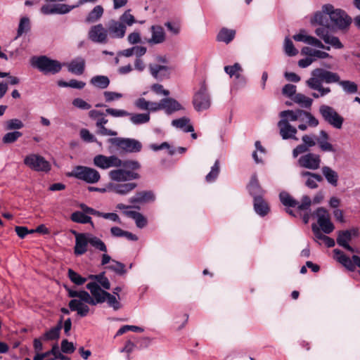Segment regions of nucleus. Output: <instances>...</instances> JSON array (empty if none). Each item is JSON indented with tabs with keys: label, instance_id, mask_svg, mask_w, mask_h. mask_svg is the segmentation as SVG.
I'll list each match as a JSON object with an SVG mask.
<instances>
[{
	"label": "nucleus",
	"instance_id": "obj_56",
	"mask_svg": "<svg viewBox=\"0 0 360 360\" xmlns=\"http://www.w3.org/2000/svg\"><path fill=\"white\" fill-rule=\"evenodd\" d=\"M150 148L154 151H158L162 149H167L168 153L170 155H173L175 154V148L170 146V145L167 142H163L160 145L158 144H151L150 146Z\"/></svg>",
	"mask_w": 360,
	"mask_h": 360
},
{
	"label": "nucleus",
	"instance_id": "obj_32",
	"mask_svg": "<svg viewBox=\"0 0 360 360\" xmlns=\"http://www.w3.org/2000/svg\"><path fill=\"white\" fill-rule=\"evenodd\" d=\"M172 125L176 128L182 129L184 132H193L194 128L190 124V119L186 117H182L172 120Z\"/></svg>",
	"mask_w": 360,
	"mask_h": 360
},
{
	"label": "nucleus",
	"instance_id": "obj_57",
	"mask_svg": "<svg viewBox=\"0 0 360 360\" xmlns=\"http://www.w3.org/2000/svg\"><path fill=\"white\" fill-rule=\"evenodd\" d=\"M326 44H329L332 47L336 49H340L343 48V44L340 41L339 38L333 36L329 35L324 41Z\"/></svg>",
	"mask_w": 360,
	"mask_h": 360
},
{
	"label": "nucleus",
	"instance_id": "obj_7",
	"mask_svg": "<svg viewBox=\"0 0 360 360\" xmlns=\"http://www.w3.org/2000/svg\"><path fill=\"white\" fill-rule=\"evenodd\" d=\"M324 8L327 12H330V20L333 27L339 30H345L351 24V18L342 9L335 8L332 4Z\"/></svg>",
	"mask_w": 360,
	"mask_h": 360
},
{
	"label": "nucleus",
	"instance_id": "obj_16",
	"mask_svg": "<svg viewBox=\"0 0 360 360\" xmlns=\"http://www.w3.org/2000/svg\"><path fill=\"white\" fill-rule=\"evenodd\" d=\"M109 176L111 180L115 181H127L139 178L138 173L126 169H113L109 172Z\"/></svg>",
	"mask_w": 360,
	"mask_h": 360
},
{
	"label": "nucleus",
	"instance_id": "obj_12",
	"mask_svg": "<svg viewBox=\"0 0 360 360\" xmlns=\"http://www.w3.org/2000/svg\"><path fill=\"white\" fill-rule=\"evenodd\" d=\"M93 162L96 167L101 169H108L110 167H120L121 159L115 155L110 156L97 155L94 158Z\"/></svg>",
	"mask_w": 360,
	"mask_h": 360
},
{
	"label": "nucleus",
	"instance_id": "obj_58",
	"mask_svg": "<svg viewBox=\"0 0 360 360\" xmlns=\"http://www.w3.org/2000/svg\"><path fill=\"white\" fill-rule=\"evenodd\" d=\"M134 331V332H138V333H142L143 331V328L136 326H130V325H125L122 326L117 332L116 336H120L123 335L127 331Z\"/></svg>",
	"mask_w": 360,
	"mask_h": 360
},
{
	"label": "nucleus",
	"instance_id": "obj_46",
	"mask_svg": "<svg viewBox=\"0 0 360 360\" xmlns=\"http://www.w3.org/2000/svg\"><path fill=\"white\" fill-rule=\"evenodd\" d=\"M22 136V133L19 131H10L4 135L2 142L5 144H10L15 142Z\"/></svg>",
	"mask_w": 360,
	"mask_h": 360
},
{
	"label": "nucleus",
	"instance_id": "obj_55",
	"mask_svg": "<svg viewBox=\"0 0 360 360\" xmlns=\"http://www.w3.org/2000/svg\"><path fill=\"white\" fill-rule=\"evenodd\" d=\"M108 269L118 274H124L126 273L125 265L116 260H112V263L108 266Z\"/></svg>",
	"mask_w": 360,
	"mask_h": 360
},
{
	"label": "nucleus",
	"instance_id": "obj_14",
	"mask_svg": "<svg viewBox=\"0 0 360 360\" xmlns=\"http://www.w3.org/2000/svg\"><path fill=\"white\" fill-rule=\"evenodd\" d=\"M321 162L320 155L313 153L303 155L297 160L300 167L311 170L318 169L320 167Z\"/></svg>",
	"mask_w": 360,
	"mask_h": 360
},
{
	"label": "nucleus",
	"instance_id": "obj_2",
	"mask_svg": "<svg viewBox=\"0 0 360 360\" xmlns=\"http://www.w3.org/2000/svg\"><path fill=\"white\" fill-rule=\"evenodd\" d=\"M68 296L74 299L71 300L68 304L69 308L72 311H77L80 317L86 316L90 308L88 304L96 306L102 304L106 300V295L108 292L103 289L96 282H89L86 285V288L90 293L85 290H75L65 287Z\"/></svg>",
	"mask_w": 360,
	"mask_h": 360
},
{
	"label": "nucleus",
	"instance_id": "obj_40",
	"mask_svg": "<svg viewBox=\"0 0 360 360\" xmlns=\"http://www.w3.org/2000/svg\"><path fill=\"white\" fill-rule=\"evenodd\" d=\"M224 71L230 77H235L238 79L241 77L243 68L239 63H236L233 65L225 66Z\"/></svg>",
	"mask_w": 360,
	"mask_h": 360
},
{
	"label": "nucleus",
	"instance_id": "obj_25",
	"mask_svg": "<svg viewBox=\"0 0 360 360\" xmlns=\"http://www.w3.org/2000/svg\"><path fill=\"white\" fill-rule=\"evenodd\" d=\"M108 120L103 113L97 120H96V126L97 128L96 133L101 136H117V132L112 129H107L105 124H107Z\"/></svg>",
	"mask_w": 360,
	"mask_h": 360
},
{
	"label": "nucleus",
	"instance_id": "obj_44",
	"mask_svg": "<svg viewBox=\"0 0 360 360\" xmlns=\"http://www.w3.org/2000/svg\"><path fill=\"white\" fill-rule=\"evenodd\" d=\"M31 27L30 20L28 17H22L20 20V22L18 25V30H17V37L16 38L20 37L22 34L27 32L30 31Z\"/></svg>",
	"mask_w": 360,
	"mask_h": 360
},
{
	"label": "nucleus",
	"instance_id": "obj_15",
	"mask_svg": "<svg viewBox=\"0 0 360 360\" xmlns=\"http://www.w3.org/2000/svg\"><path fill=\"white\" fill-rule=\"evenodd\" d=\"M127 27L122 22L110 20L107 25L108 36L112 39H122L126 33Z\"/></svg>",
	"mask_w": 360,
	"mask_h": 360
},
{
	"label": "nucleus",
	"instance_id": "obj_53",
	"mask_svg": "<svg viewBox=\"0 0 360 360\" xmlns=\"http://www.w3.org/2000/svg\"><path fill=\"white\" fill-rule=\"evenodd\" d=\"M120 300L115 295L108 292L105 302H107L110 307H112L114 310H118L122 307L119 302Z\"/></svg>",
	"mask_w": 360,
	"mask_h": 360
},
{
	"label": "nucleus",
	"instance_id": "obj_62",
	"mask_svg": "<svg viewBox=\"0 0 360 360\" xmlns=\"http://www.w3.org/2000/svg\"><path fill=\"white\" fill-rule=\"evenodd\" d=\"M297 87L295 85L288 84L282 89V94L287 97L292 98L296 94Z\"/></svg>",
	"mask_w": 360,
	"mask_h": 360
},
{
	"label": "nucleus",
	"instance_id": "obj_38",
	"mask_svg": "<svg viewBox=\"0 0 360 360\" xmlns=\"http://www.w3.org/2000/svg\"><path fill=\"white\" fill-rule=\"evenodd\" d=\"M235 34L236 32L234 30L223 28L218 33L217 39L219 41H223L226 44H229L233 39Z\"/></svg>",
	"mask_w": 360,
	"mask_h": 360
},
{
	"label": "nucleus",
	"instance_id": "obj_3",
	"mask_svg": "<svg viewBox=\"0 0 360 360\" xmlns=\"http://www.w3.org/2000/svg\"><path fill=\"white\" fill-rule=\"evenodd\" d=\"M72 233L75 237V245L74 247V253L77 256H80L85 254L88 251V245L95 249L103 252L101 258V265L104 266L112 262V259L110 255L106 254L107 247L104 242L97 236L90 233H77L72 231Z\"/></svg>",
	"mask_w": 360,
	"mask_h": 360
},
{
	"label": "nucleus",
	"instance_id": "obj_21",
	"mask_svg": "<svg viewBox=\"0 0 360 360\" xmlns=\"http://www.w3.org/2000/svg\"><path fill=\"white\" fill-rule=\"evenodd\" d=\"M293 39L297 41H302L309 45L316 47H322L323 43L317 38L308 35L307 31L304 29L300 30V32L293 36Z\"/></svg>",
	"mask_w": 360,
	"mask_h": 360
},
{
	"label": "nucleus",
	"instance_id": "obj_6",
	"mask_svg": "<svg viewBox=\"0 0 360 360\" xmlns=\"http://www.w3.org/2000/svg\"><path fill=\"white\" fill-rule=\"evenodd\" d=\"M319 114L327 124L336 129H340L344 123V117L328 105L323 104L319 108Z\"/></svg>",
	"mask_w": 360,
	"mask_h": 360
},
{
	"label": "nucleus",
	"instance_id": "obj_5",
	"mask_svg": "<svg viewBox=\"0 0 360 360\" xmlns=\"http://www.w3.org/2000/svg\"><path fill=\"white\" fill-rule=\"evenodd\" d=\"M279 115L281 118V120L288 119V122L297 120L300 122L306 121L309 126L313 127H317L319 124V120L314 115L302 110H283L280 112Z\"/></svg>",
	"mask_w": 360,
	"mask_h": 360
},
{
	"label": "nucleus",
	"instance_id": "obj_29",
	"mask_svg": "<svg viewBox=\"0 0 360 360\" xmlns=\"http://www.w3.org/2000/svg\"><path fill=\"white\" fill-rule=\"evenodd\" d=\"M155 199V195L152 191H141L136 193L135 195L129 199L131 203H146L153 202Z\"/></svg>",
	"mask_w": 360,
	"mask_h": 360
},
{
	"label": "nucleus",
	"instance_id": "obj_17",
	"mask_svg": "<svg viewBox=\"0 0 360 360\" xmlns=\"http://www.w3.org/2000/svg\"><path fill=\"white\" fill-rule=\"evenodd\" d=\"M300 175L305 186L310 189L317 188L319 183L323 181V177L320 174L308 171H302Z\"/></svg>",
	"mask_w": 360,
	"mask_h": 360
},
{
	"label": "nucleus",
	"instance_id": "obj_47",
	"mask_svg": "<svg viewBox=\"0 0 360 360\" xmlns=\"http://www.w3.org/2000/svg\"><path fill=\"white\" fill-rule=\"evenodd\" d=\"M279 198L281 202L285 206L294 207L298 205V202L293 199L287 192H281L279 195Z\"/></svg>",
	"mask_w": 360,
	"mask_h": 360
},
{
	"label": "nucleus",
	"instance_id": "obj_41",
	"mask_svg": "<svg viewBox=\"0 0 360 360\" xmlns=\"http://www.w3.org/2000/svg\"><path fill=\"white\" fill-rule=\"evenodd\" d=\"M90 82L92 85L100 88V89H105L110 84V79L108 77L103 75H97L93 77Z\"/></svg>",
	"mask_w": 360,
	"mask_h": 360
},
{
	"label": "nucleus",
	"instance_id": "obj_8",
	"mask_svg": "<svg viewBox=\"0 0 360 360\" xmlns=\"http://www.w3.org/2000/svg\"><path fill=\"white\" fill-rule=\"evenodd\" d=\"M112 146L125 153H137L142 148V144L139 141L130 138L115 137L108 140Z\"/></svg>",
	"mask_w": 360,
	"mask_h": 360
},
{
	"label": "nucleus",
	"instance_id": "obj_33",
	"mask_svg": "<svg viewBox=\"0 0 360 360\" xmlns=\"http://www.w3.org/2000/svg\"><path fill=\"white\" fill-rule=\"evenodd\" d=\"M137 184L134 182L122 184H115L110 186V189L115 193L120 195H126L133 191Z\"/></svg>",
	"mask_w": 360,
	"mask_h": 360
},
{
	"label": "nucleus",
	"instance_id": "obj_9",
	"mask_svg": "<svg viewBox=\"0 0 360 360\" xmlns=\"http://www.w3.org/2000/svg\"><path fill=\"white\" fill-rule=\"evenodd\" d=\"M68 176L75 177L89 184L97 183L101 179V175L96 169L85 166H76L68 174Z\"/></svg>",
	"mask_w": 360,
	"mask_h": 360
},
{
	"label": "nucleus",
	"instance_id": "obj_24",
	"mask_svg": "<svg viewBox=\"0 0 360 360\" xmlns=\"http://www.w3.org/2000/svg\"><path fill=\"white\" fill-rule=\"evenodd\" d=\"M330 136L328 134L324 131H319V136H316V143H318L319 148L323 152H334L335 149L333 146L328 141Z\"/></svg>",
	"mask_w": 360,
	"mask_h": 360
},
{
	"label": "nucleus",
	"instance_id": "obj_60",
	"mask_svg": "<svg viewBox=\"0 0 360 360\" xmlns=\"http://www.w3.org/2000/svg\"><path fill=\"white\" fill-rule=\"evenodd\" d=\"M165 26L172 35H178L180 33L181 26L177 22H167L165 23Z\"/></svg>",
	"mask_w": 360,
	"mask_h": 360
},
{
	"label": "nucleus",
	"instance_id": "obj_34",
	"mask_svg": "<svg viewBox=\"0 0 360 360\" xmlns=\"http://www.w3.org/2000/svg\"><path fill=\"white\" fill-rule=\"evenodd\" d=\"M89 279L91 280V282H96L103 289L109 290L110 288V281L105 276V272L96 275L90 274Z\"/></svg>",
	"mask_w": 360,
	"mask_h": 360
},
{
	"label": "nucleus",
	"instance_id": "obj_50",
	"mask_svg": "<svg viewBox=\"0 0 360 360\" xmlns=\"http://www.w3.org/2000/svg\"><path fill=\"white\" fill-rule=\"evenodd\" d=\"M283 46L285 54L289 56H294L298 53L297 49L295 48L292 41L288 37L285 39Z\"/></svg>",
	"mask_w": 360,
	"mask_h": 360
},
{
	"label": "nucleus",
	"instance_id": "obj_19",
	"mask_svg": "<svg viewBox=\"0 0 360 360\" xmlns=\"http://www.w3.org/2000/svg\"><path fill=\"white\" fill-rule=\"evenodd\" d=\"M151 37L148 40L150 45L160 44L166 39V34L160 25H153L150 27Z\"/></svg>",
	"mask_w": 360,
	"mask_h": 360
},
{
	"label": "nucleus",
	"instance_id": "obj_36",
	"mask_svg": "<svg viewBox=\"0 0 360 360\" xmlns=\"http://www.w3.org/2000/svg\"><path fill=\"white\" fill-rule=\"evenodd\" d=\"M129 120L134 125H139L148 123L150 121V116L149 112L146 113H130Z\"/></svg>",
	"mask_w": 360,
	"mask_h": 360
},
{
	"label": "nucleus",
	"instance_id": "obj_27",
	"mask_svg": "<svg viewBox=\"0 0 360 360\" xmlns=\"http://www.w3.org/2000/svg\"><path fill=\"white\" fill-rule=\"evenodd\" d=\"M85 68V60L77 57L68 64V71L77 75L83 74Z\"/></svg>",
	"mask_w": 360,
	"mask_h": 360
},
{
	"label": "nucleus",
	"instance_id": "obj_63",
	"mask_svg": "<svg viewBox=\"0 0 360 360\" xmlns=\"http://www.w3.org/2000/svg\"><path fill=\"white\" fill-rule=\"evenodd\" d=\"M72 105L81 110H89L91 108L89 103L80 98H75L72 101Z\"/></svg>",
	"mask_w": 360,
	"mask_h": 360
},
{
	"label": "nucleus",
	"instance_id": "obj_4",
	"mask_svg": "<svg viewBox=\"0 0 360 360\" xmlns=\"http://www.w3.org/2000/svg\"><path fill=\"white\" fill-rule=\"evenodd\" d=\"M31 64L45 75H55L59 72L62 68V65L59 61L51 59L46 56L32 57Z\"/></svg>",
	"mask_w": 360,
	"mask_h": 360
},
{
	"label": "nucleus",
	"instance_id": "obj_64",
	"mask_svg": "<svg viewBox=\"0 0 360 360\" xmlns=\"http://www.w3.org/2000/svg\"><path fill=\"white\" fill-rule=\"evenodd\" d=\"M311 204V200L310 198L307 195H304L302 198L301 203L298 202V205H297V210L300 211H307L310 205Z\"/></svg>",
	"mask_w": 360,
	"mask_h": 360
},
{
	"label": "nucleus",
	"instance_id": "obj_61",
	"mask_svg": "<svg viewBox=\"0 0 360 360\" xmlns=\"http://www.w3.org/2000/svg\"><path fill=\"white\" fill-rule=\"evenodd\" d=\"M321 230L326 234L331 233L334 230V226L330 221V217L319 223Z\"/></svg>",
	"mask_w": 360,
	"mask_h": 360
},
{
	"label": "nucleus",
	"instance_id": "obj_45",
	"mask_svg": "<svg viewBox=\"0 0 360 360\" xmlns=\"http://www.w3.org/2000/svg\"><path fill=\"white\" fill-rule=\"evenodd\" d=\"M71 220L74 222L80 224H92L91 218L87 215H85L82 212H75L71 214Z\"/></svg>",
	"mask_w": 360,
	"mask_h": 360
},
{
	"label": "nucleus",
	"instance_id": "obj_42",
	"mask_svg": "<svg viewBox=\"0 0 360 360\" xmlns=\"http://www.w3.org/2000/svg\"><path fill=\"white\" fill-rule=\"evenodd\" d=\"M292 100L299 104L302 108H309L311 107L313 100L309 97L302 94H297L292 98Z\"/></svg>",
	"mask_w": 360,
	"mask_h": 360
},
{
	"label": "nucleus",
	"instance_id": "obj_13",
	"mask_svg": "<svg viewBox=\"0 0 360 360\" xmlns=\"http://www.w3.org/2000/svg\"><path fill=\"white\" fill-rule=\"evenodd\" d=\"M88 38L94 43L105 44L108 42L107 28L102 24H97L91 27L88 32Z\"/></svg>",
	"mask_w": 360,
	"mask_h": 360
},
{
	"label": "nucleus",
	"instance_id": "obj_52",
	"mask_svg": "<svg viewBox=\"0 0 360 360\" xmlns=\"http://www.w3.org/2000/svg\"><path fill=\"white\" fill-rule=\"evenodd\" d=\"M118 21L122 22L126 27L131 26L136 22L134 15L130 13V10L126 11L122 15H121Z\"/></svg>",
	"mask_w": 360,
	"mask_h": 360
},
{
	"label": "nucleus",
	"instance_id": "obj_1",
	"mask_svg": "<svg viewBox=\"0 0 360 360\" xmlns=\"http://www.w3.org/2000/svg\"><path fill=\"white\" fill-rule=\"evenodd\" d=\"M338 84L346 94H354L358 91L357 84L350 80H341L340 75L323 68H316L311 72V77L306 81V85L311 89L317 91L311 94L314 98L324 97L331 92L329 86H323V83Z\"/></svg>",
	"mask_w": 360,
	"mask_h": 360
},
{
	"label": "nucleus",
	"instance_id": "obj_28",
	"mask_svg": "<svg viewBox=\"0 0 360 360\" xmlns=\"http://www.w3.org/2000/svg\"><path fill=\"white\" fill-rule=\"evenodd\" d=\"M321 172L330 185L333 187H336L338 186L339 175L336 171L328 166H323L321 168Z\"/></svg>",
	"mask_w": 360,
	"mask_h": 360
},
{
	"label": "nucleus",
	"instance_id": "obj_11",
	"mask_svg": "<svg viewBox=\"0 0 360 360\" xmlns=\"http://www.w3.org/2000/svg\"><path fill=\"white\" fill-rule=\"evenodd\" d=\"M24 164L37 172H47L51 169L50 163L44 157L35 153L27 155L24 159Z\"/></svg>",
	"mask_w": 360,
	"mask_h": 360
},
{
	"label": "nucleus",
	"instance_id": "obj_23",
	"mask_svg": "<svg viewBox=\"0 0 360 360\" xmlns=\"http://www.w3.org/2000/svg\"><path fill=\"white\" fill-rule=\"evenodd\" d=\"M163 110L167 115L184 110V106L176 99L172 98H162Z\"/></svg>",
	"mask_w": 360,
	"mask_h": 360
},
{
	"label": "nucleus",
	"instance_id": "obj_43",
	"mask_svg": "<svg viewBox=\"0 0 360 360\" xmlns=\"http://www.w3.org/2000/svg\"><path fill=\"white\" fill-rule=\"evenodd\" d=\"M24 127V123L18 118L8 120L4 123V128L7 131H18Z\"/></svg>",
	"mask_w": 360,
	"mask_h": 360
},
{
	"label": "nucleus",
	"instance_id": "obj_51",
	"mask_svg": "<svg viewBox=\"0 0 360 360\" xmlns=\"http://www.w3.org/2000/svg\"><path fill=\"white\" fill-rule=\"evenodd\" d=\"M219 173V161L216 160L214 165L211 168V171L207 174L205 179L207 182L214 181L218 176Z\"/></svg>",
	"mask_w": 360,
	"mask_h": 360
},
{
	"label": "nucleus",
	"instance_id": "obj_59",
	"mask_svg": "<svg viewBox=\"0 0 360 360\" xmlns=\"http://www.w3.org/2000/svg\"><path fill=\"white\" fill-rule=\"evenodd\" d=\"M120 167H124L131 170H136L141 167V165L136 160H128L123 161L121 160V165H120Z\"/></svg>",
	"mask_w": 360,
	"mask_h": 360
},
{
	"label": "nucleus",
	"instance_id": "obj_22",
	"mask_svg": "<svg viewBox=\"0 0 360 360\" xmlns=\"http://www.w3.org/2000/svg\"><path fill=\"white\" fill-rule=\"evenodd\" d=\"M326 6H330V4H324L321 7V10L314 13L311 22V23H316L320 25L330 27V23L328 18H330V12H327L325 10Z\"/></svg>",
	"mask_w": 360,
	"mask_h": 360
},
{
	"label": "nucleus",
	"instance_id": "obj_18",
	"mask_svg": "<svg viewBox=\"0 0 360 360\" xmlns=\"http://www.w3.org/2000/svg\"><path fill=\"white\" fill-rule=\"evenodd\" d=\"M278 127L279 128L280 135L283 139H292L297 140L295 136L297 131V129L288 122V119L281 120L278 122Z\"/></svg>",
	"mask_w": 360,
	"mask_h": 360
},
{
	"label": "nucleus",
	"instance_id": "obj_48",
	"mask_svg": "<svg viewBox=\"0 0 360 360\" xmlns=\"http://www.w3.org/2000/svg\"><path fill=\"white\" fill-rule=\"evenodd\" d=\"M68 277L72 283L77 285H83L86 281L89 280V276L86 278L82 277L72 269L68 270Z\"/></svg>",
	"mask_w": 360,
	"mask_h": 360
},
{
	"label": "nucleus",
	"instance_id": "obj_39",
	"mask_svg": "<svg viewBox=\"0 0 360 360\" xmlns=\"http://www.w3.org/2000/svg\"><path fill=\"white\" fill-rule=\"evenodd\" d=\"M103 14V8L100 6H96L93 10L89 13L86 18V22L92 23L98 21Z\"/></svg>",
	"mask_w": 360,
	"mask_h": 360
},
{
	"label": "nucleus",
	"instance_id": "obj_10",
	"mask_svg": "<svg viewBox=\"0 0 360 360\" xmlns=\"http://www.w3.org/2000/svg\"><path fill=\"white\" fill-rule=\"evenodd\" d=\"M193 104L195 110L198 112L207 110L210 107V97L207 93L205 82L200 84L199 90L195 93L193 98Z\"/></svg>",
	"mask_w": 360,
	"mask_h": 360
},
{
	"label": "nucleus",
	"instance_id": "obj_30",
	"mask_svg": "<svg viewBox=\"0 0 360 360\" xmlns=\"http://www.w3.org/2000/svg\"><path fill=\"white\" fill-rule=\"evenodd\" d=\"M352 238L349 236L348 231H340L338 233L337 243L351 252H355V250L349 245V243L351 241Z\"/></svg>",
	"mask_w": 360,
	"mask_h": 360
},
{
	"label": "nucleus",
	"instance_id": "obj_31",
	"mask_svg": "<svg viewBox=\"0 0 360 360\" xmlns=\"http://www.w3.org/2000/svg\"><path fill=\"white\" fill-rule=\"evenodd\" d=\"M254 210L261 217L266 216L270 210L267 202L260 197H257L254 200Z\"/></svg>",
	"mask_w": 360,
	"mask_h": 360
},
{
	"label": "nucleus",
	"instance_id": "obj_54",
	"mask_svg": "<svg viewBox=\"0 0 360 360\" xmlns=\"http://www.w3.org/2000/svg\"><path fill=\"white\" fill-rule=\"evenodd\" d=\"M106 114L113 117H129V112L123 109H116L112 108H108L105 110Z\"/></svg>",
	"mask_w": 360,
	"mask_h": 360
},
{
	"label": "nucleus",
	"instance_id": "obj_37",
	"mask_svg": "<svg viewBox=\"0 0 360 360\" xmlns=\"http://www.w3.org/2000/svg\"><path fill=\"white\" fill-rule=\"evenodd\" d=\"M63 317L60 318L58 325L44 334L41 339L44 340H56L59 338L60 330L63 327Z\"/></svg>",
	"mask_w": 360,
	"mask_h": 360
},
{
	"label": "nucleus",
	"instance_id": "obj_20",
	"mask_svg": "<svg viewBox=\"0 0 360 360\" xmlns=\"http://www.w3.org/2000/svg\"><path fill=\"white\" fill-rule=\"evenodd\" d=\"M149 70L151 75L158 80L168 78L170 74L169 68L166 65L150 64Z\"/></svg>",
	"mask_w": 360,
	"mask_h": 360
},
{
	"label": "nucleus",
	"instance_id": "obj_35",
	"mask_svg": "<svg viewBox=\"0 0 360 360\" xmlns=\"http://www.w3.org/2000/svg\"><path fill=\"white\" fill-rule=\"evenodd\" d=\"M124 214L134 219L136 225L138 228L142 229L147 224L146 218L140 212L135 211H124Z\"/></svg>",
	"mask_w": 360,
	"mask_h": 360
},
{
	"label": "nucleus",
	"instance_id": "obj_26",
	"mask_svg": "<svg viewBox=\"0 0 360 360\" xmlns=\"http://www.w3.org/2000/svg\"><path fill=\"white\" fill-rule=\"evenodd\" d=\"M248 189L250 194L255 200V198H262L264 194V191L261 187L256 175H253L251 177L250 181L248 186Z\"/></svg>",
	"mask_w": 360,
	"mask_h": 360
},
{
	"label": "nucleus",
	"instance_id": "obj_49",
	"mask_svg": "<svg viewBox=\"0 0 360 360\" xmlns=\"http://www.w3.org/2000/svg\"><path fill=\"white\" fill-rule=\"evenodd\" d=\"M77 6H69L66 4H53V14H66L70 12Z\"/></svg>",
	"mask_w": 360,
	"mask_h": 360
}]
</instances>
